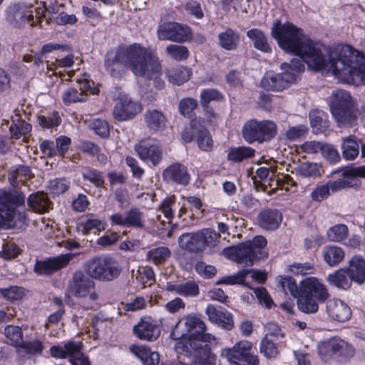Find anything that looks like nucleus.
Listing matches in <instances>:
<instances>
[{
  "mask_svg": "<svg viewBox=\"0 0 365 365\" xmlns=\"http://www.w3.org/2000/svg\"><path fill=\"white\" fill-rule=\"evenodd\" d=\"M31 170L24 165L12 168L9 172V180L13 187H16L19 182H25L31 177Z\"/></svg>",
  "mask_w": 365,
  "mask_h": 365,
  "instance_id": "a19ab883",
  "label": "nucleus"
},
{
  "mask_svg": "<svg viewBox=\"0 0 365 365\" xmlns=\"http://www.w3.org/2000/svg\"><path fill=\"white\" fill-rule=\"evenodd\" d=\"M81 342L68 341L63 346L57 345L51 346L50 348V354L51 356L58 359L70 358L71 355H73V353H76L77 351L81 350Z\"/></svg>",
  "mask_w": 365,
  "mask_h": 365,
  "instance_id": "c85d7f7f",
  "label": "nucleus"
},
{
  "mask_svg": "<svg viewBox=\"0 0 365 365\" xmlns=\"http://www.w3.org/2000/svg\"><path fill=\"white\" fill-rule=\"evenodd\" d=\"M165 74L170 83L181 85L190 79L191 71L186 67L178 66L168 68Z\"/></svg>",
  "mask_w": 365,
  "mask_h": 365,
  "instance_id": "f704fd0d",
  "label": "nucleus"
},
{
  "mask_svg": "<svg viewBox=\"0 0 365 365\" xmlns=\"http://www.w3.org/2000/svg\"><path fill=\"white\" fill-rule=\"evenodd\" d=\"M129 349L136 357L140 359L143 364L145 360L150 357V355L155 352L145 345L133 344L129 347Z\"/></svg>",
  "mask_w": 365,
  "mask_h": 365,
  "instance_id": "69168bd1",
  "label": "nucleus"
},
{
  "mask_svg": "<svg viewBox=\"0 0 365 365\" xmlns=\"http://www.w3.org/2000/svg\"><path fill=\"white\" fill-rule=\"evenodd\" d=\"M282 220V215L275 209H267L262 211L258 217V225L267 230L277 229Z\"/></svg>",
  "mask_w": 365,
  "mask_h": 365,
  "instance_id": "393cba45",
  "label": "nucleus"
},
{
  "mask_svg": "<svg viewBox=\"0 0 365 365\" xmlns=\"http://www.w3.org/2000/svg\"><path fill=\"white\" fill-rule=\"evenodd\" d=\"M288 271L296 275L311 274L314 272V267L309 262H294L288 267Z\"/></svg>",
  "mask_w": 365,
  "mask_h": 365,
  "instance_id": "052dcab7",
  "label": "nucleus"
},
{
  "mask_svg": "<svg viewBox=\"0 0 365 365\" xmlns=\"http://www.w3.org/2000/svg\"><path fill=\"white\" fill-rule=\"evenodd\" d=\"M256 177L259 179L263 186L265 187L264 191H268L267 187L270 189L274 187V181H276L275 174L273 169L267 167H260L255 171Z\"/></svg>",
  "mask_w": 365,
  "mask_h": 365,
  "instance_id": "c03bdc74",
  "label": "nucleus"
},
{
  "mask_svg": "<svg viewBox=\"0 0 365 365\" xmlns=\"http://www.w3.org/2000/svg\"><path fill=\"white\" fill-rule=\"evenodd\" d=\"M310 125L314 133H322L329 127L327 114L320 110H312L309 113Z\"/></svg>",
  "mask_w": 365,
  "mask_h": 365,
  "instance_id": "c9c22d12",
  "label": "nucleus"
},
{
  "mask_svg": "<svg viewBox=\"0 0 365 365\" xmlns=\"http://www.w3.org/2000/svg\"><path fill=\"white\" fill-rule=\"evenodd\" d=\"M126 220L127 227H144V215L137 208L130 209L126 212Z\"/></svg>",
  "mask_w": 365,
  "mask_h": 365,
  "instance_id": "603ef678",
  "label": "nucleus"
},
{
  "mask_svg": "<svg viewBox=\"0 0 365 365\" xmlns=\"http://www.w3.org/2000/svg\"><path fill=\"white\" fill-rule=\"evenodd\" d=\"M322 257L327 265L329 267H335L344 260L345 252L340 247L328 245L322 249Z\"/></svg>",
  "mask_w": 365,
  "mask_h": 365,
  "instance_id": "c756f323",
  "label": "nucleus"
},
{
  "mask_svg": "<svg viewBox=\"0 0 365 365\" xmlns=\"http://www.w3.org/2000/svg\"><path fill=\"white\" fill-rule=\"evenodd\" d=\"M73 64V55H68L66 57L58 59L56 58L53 61H47V69L48 71H52L51 75L61 74V71L58 68H69Z\"/></svg>",
  "mask_w": 365,
  "mask_h": 365,
  "instance_id": "49530a36",
  "label": "nucleus"
},
{
  "mask_svg": "<svg viewBox=\"0 0 365 365\" xmlns=\"http://www.w3.org/2000/svg\"><path fill=\"white\" fill-rule=\"evenodd\" d=\"M57 9L54 6L47 9L46 6H42L36 8V20L40 27H42L41 20L44 19L46 24L55 20V17L58 15Z\"/></svg>",
  "mask_w": 365,
  "mask_h": 365,
  "instance_id": "de8ad7c7",
  "label": "nucleus"
},
{
  "mask_svg": "<svg viewBox=\"0 0 365 365\" xmlns=\"http://www.w3.org/2000/svg\"><path fill=\"white\" fill-rule=\"evenodd\" d=\"M39 125L43 128H53L58 126L61 123V118L57 112L46 115H40L38 118Z\"/></svg>",
  "mask_w": 365,
  "mask_h": 365,
  "instance_id": "13d9d810",
  "label": "nucleus"
},
{
  "mask_svg": "<svg viewBox=\"0 0 365 365\" xmlns=\"http://www.w3.org/2000/svg\"><path fill=\"white\" fill-rule=\"evenodd\" d=\"M73 257V254L67 253L46 261L37 262L35 265V272L38 274H50L67 266Z\"/></svg>",
  "mask_w": 365,
  "mask_h": 365,
  "instance_id": "6ab92c4d",
  "label": "nucleus"
},
{
  "mask_svg": "<svg viewBox=\"0 0 365 365\" xmlns=\"http://www.w3.org/2000/svg\"><path fill=\"white\" fill-rule=\"evenodd\" d=\"M5 21L14 29H21L27 24L36 26V8L24 3L10 4L5 10Z\"/></svg>",
  "mask_w": 365,
  "mask_h": 365,
  "instance_id": "9d476101",
  "label": "nucleus"
},
{
  "mask_svg": "<svg viewBox=\"0 0 365 365\" xmlns=\"http://www.w3.org/2000/svg\"><path fill=\"white\" fill-rule=\"evenodd\" d=\"M175 209V197L174 196H170L165 197L162 201L158 210L163 214L164 217L169 222H171L174 218Z\"/></svg>",
  "mask_w": 365,
  "mask_h": 365,
  "instance_id": "3c124183",
  "label": "nucleus"
},
{
  "mask_svg": "<svg viewBox=\"0 0 365 365\" xmlns=\"http://www.w3.org/2000/svg\"><path fill=\"white\" fill-rule=\"evenodd\" d=\"M4 335L13 346H20L23 342V332L18 326L9 325L5 327Z\"/></svg>",
  "mask_w": 365,
  "mask_h": 365,
  "instance_id": "09e8293b",
  "label": "nucleus"
},
{
  "mask_svg": "<svg viewBox=\"0 0 365 365\" xmlns=\"http://www.w3.org/2000/svg\"><path fill=\"white\" fill-rule=\"evenodd\" d=\"M135 150L139 158L145 163L155 166L163 159V150L158 140L148 138L141 140L135 146Z\"/></svg>",
  "mask_w": 365,
  "mask_h": 365,
  "instance_id": "2eb2a0df",
  "label": "nucleus"
},
{
  "mask_svg": "<svg viewBox=\"0 0 365 365\" xmlns=\"http://www.w3.org/2000/svg\"><path fill=\"white\" fill-rule=\"evenodd\" d=\"M191 29L176 22H168L160 26L158 36L160 40L183 43L191 39Z\"/></svg>",
  "mask_w": 365,
  "mask_h": 365,
  "instance_id": "f3484780",
  "label": "nucleus"
},
{
  "mask_svg": "<svg viewBox=\"0 0 365 365\" xmlns=\"http://www.w3.org/2000/svg\"><path fill=\"white\" fill-rule=\"evenodd\" d=\"M28 205L36 212L44 213L48 210L50 201L44 192H37L29 195Z\"/></svg>",
  "mask_w": 365,
  "mask_h": 365,
  "instance_id": "72a5a7b5",
  "label": "nucleus"
},
{
  "mask_svg": "<svg viewBox=\"0 0 365 365\" xmlns=\"http://www.w3.org/2000/svg\"><path fill=\"white\" fill-rule=\"evenodd\" d=\"M69 294L76 298H88L91 302L98 299L95 289V282L82 272H76L69 282Z\"/></svg>",
  "mask_w": 365,
  "mask_h": 365,
  "instance_id": "4468645a",
  "label": "nucleus"
},
{
  "mask_svg": "<svg viewBox=\"0 0 365 365\" xmlns=\"http://www.w3.org/2000/svg\"><path fill=\"white\" fill-rule=\"evenodd\" d=\"M277 134V125L268 120H250L242 128V136L249 143L255 141L262 143L274 138Z\"/></svg>",
  "mask_w": 365,
  "mask_h": 365,
  "instance_id": "9b49d317",
  "label": "nucleus"
},
{
  "mask_svg": "<svg viewBox=\"0 0 365 365\" xmlns=\"http://www.w3.org/2000/svg\"><path fill=\"white\" fill-rule=\"evenodd\" d=\"M219 235L211 229H202L197 232L182 233L178 242L180 249L197 253L204 251L207 247H213L217 245Z\"/></svg>",
  "mask_w": 365,
  "mask_h": 365,
  "instance_id": "0eeeda50",
  "label": "nucleus"
},
{
  "mask_svg": "<svg viewBox=\"0 0 365 365\" xmlns=\"http://www.w3.org/2000/svg\"><path fill=\"white\" fill-rule=\"evenodd\" d=\"M134 335L141 340L154 341L158 338L160 334V328L157 323L150 318H143L133 327Z\"/></svg>",
  "mask_w": 365,
  "mask_h": 365,
  "instance_id": "412c9836",
  "label": "nucleus"
},
{
  "mask_svg": "<svg viewBox=\"0 0 365 365\" xmlns=\"http://www.w3.org/2000/svg\"><path fill=\"white\" fill-rule=\"evenodd\" d=\"M25 195L19 191L0 190V216L14 225L24 222L26 212L24 210Z\"/></svg>",
  "mask_w": 365,
  "mask_h": 365,
  "instance_id": "423d86ee",
  "label": "nucleus"
},
{
  "mask_svg": "<svg viewBox=\"0 0 365 365\" xmlns=\"http://www.w3.org/2000/svg\"><path fill=\"white\" fill-rule=\"evenodd\" d=\"M252 348L250 341L242 340L232 348L222 349L221 356L235 365H257L258 356L251 353Z\"/></svg>",
  "mask_w": 365,
  "mask_h": 365,
  "instance_id": "f8f14e48",
  "label": "nucleus"
},
{
  "mask_svg": "<svg viewBox=\"0 0 365 365\" xmlns=\"http://www.w3.org/2000/svg\"><path fill=\"white\" fill-rule=\"evenodd\" d=\"M329 107L337 127L350 128L356 123L359 112L348 92L344 90L334 91Z\"/></svg>",
  "mask_w": 365,
  "mask_h": 365,
  "instance_id": "39448f33",
  "label": "nucleus"
},
{
  "mask_svg": "<svg viewBox=\"0 0 365 365\" xmlns=\"http://www.w3.org/2000/svg\"><path fill=\"white\" fill-rule=\"evenodd\" d=\"M318 354L324 361L334 359L340 362L349 361L355 354L354 348L347 341L332 338L318 345Z\"/></svg>",
  "mask_w": 365,
  "mask_h": 365,
  "instance_id": "1a4fd4ad",
  "label": "nucleus"
},
{
  "mask_svg": "<svg viewBox=\"0 0 365 365\" xmlns=\"http://www.w3.org/2000/svg\"><path fill=\"white\" fill-rule=\"evenodd\" d=\"M205 329L202 331V333H199L195 338L190 339V349L192 351V353H195L196 355H200V351H204L205 349L209 350L207 346L204 344L205 342H211L212 341H215V338L213 335L210 334H207L205 332Z\"/></svg>",
  "mask_w": 365,
  "mask_h": 365,
  "instance_id": "4c0bfd02",
  "label": "nucleus"
},
{
  "mask_svg": "<svg viewBox=\"0 0 365 365\" xmlns=\"http://www.w3.org/2000/svg\"><path fill=\"white\" fill-rule=\"evenodd\" d=\"M85 269L90 277L103 282L117 278L121 272L118 262L108 257H97L88 260Z\"/></svg>",
  "mask_w": 365,
  "mask_h": 365,
  "instance_id": "6e6552de",
  "label": "nucleus"
},
{
  "mask_svg": "<svg viewBox=\"0 0 365 365\" xmlns=\"http://www.w3.org/2000/svg\"><path fill=\"white\" fill-rule=\"evenodd\" d=\"M205 120L198 118L190 123V128L182 132V139L186 143H190L194 138L198 148L203 151H210L213 147V140L207 129L205 128Z\"/></svg>",
  "mask_w": 365,
  "mask_h": 365,
  "instance_id": "ddd939ff",
  "label": "nucleus"
},
{
  "mask_svg": "<svg viewBox=\"0 0 365 365\" xmlns=\"http://www.w3.org/2000/svg\"><path fill=\"white\" fill-rule=\"evenodd\" d=\"M196 272L202 277L210 279L217 273V269L210 264H207L202 261L197 262L195 265Z\"/></svg>",
  "mask_w": 365,
  "mask_h": 365,
  "instance_id": "e2e57ef3",
  "label": "nucleus"
},
{
  "mask_svg": "<svg viewBox=\"0 0 365 365\" xmlns=\"http://www.w3.org/2000/svg\"><path fill=\"white\" fill-rule=\"evenodd\" d=\"M342 176V178L328 182L329 189L335 192L351 186L352 177L365 178V165L347 169L343 172Z\"/></svg>",
  "mask_w": 365,
  "mask_h": 365,
  "instance_id": "5701e85b",
  "label": "nucleus"
},
{
  "mask_svg": "<svg viewBox=\"0 0 365 365\" xmlns=\"http://www.w3.org/2000/svg\"><path fill=\"white\" fill-rule=\"evenodd\" d=\"M83 179L90 181L97 187H101L104 185V179L100 172L96 170H87L83 173Z\"/></svg>",
  "mask_w": 365,
  "mask_h": 365,
  "instance_id": "338daca9",
  "label": "nucleus"
},
{
  "mask_svg": "<svg viewBox=\"0 0 365 365\" xmlns=\"http://www.w3.org/2000/svg\"><path fill=\"white\" fill-rule=\"evenodd\" d=\"M348 232L345 225H336L327 230V237L331 241L341 242L346 239Z\"/></svg>",
  "mask_w": 365,
  "mask_h": 365,
  "instance_id": "864d4df0",
  "label": "nucleus"
},
{
  "mask_svg": "<svg viewBox=\"0 0 365 365\" xmlns=\"http://www.w3.org/2000/svg\"><path fill=\"white\" fill-rule=\"evenodd\" d=\"M164 178L173 180L181 185H187L190 175L185 166L180 163H174L163 171Z\"/></svg>",
  "mask_w": 365,
  "mask_h": 365,
  "instance_id": "bb28decb",
  "label": "nucleus"
},
{
  "mask_svg": "<svg viewBox=\"0 0 365 365\" xmlns=\"http://www.w3.org/2000/svg\"><path fill=\"white\" fill-rule=\"evenodd\" d=\"M79 93L77 88H69L62 94V99L65 104L68 105L72 103L83 102L87 100V94H98L99 90L96 86H92L91 82L87 79L78 81Z\"/></svg>",
  "mask_w": 365,
  "mask_h": 365,
  "instance_id": "a211bd4d",
  "label": "nucleus"
},
{
  "mask_svg": "<svg viewBox=\"0 0 365 365\" xmlns=\"http://www.w3.org/2000/svg\"><path fill=\"white\" fill-rule=\"evenodd\" d=\"M106 227V222L98 217L95 214L88 213L79 220L76 224V231L83 235H87L91 232L99 234L104 231Z\"/></svg>",
  "mask_w": 365,
  "mask_h": 365,
  "instance_id": "aec40b11",
  "label": "nucleus"
},
{
  "mask_svg": "<svg viewBox=\"0 0 365 365\" xmlns=\"http://www.w3.org/2000/svg\"><path fill=\"white\" fill-rule=\"evenodd\" d=\"M327 280L330 285L341 289L350 288L353 282L345 268L339 269L329 274Z\"/></svg>",
  "mask_w": 365,
  "mask_h": 365,
  "instance_id": "7c9ffc66",
  "label": "nucleus"
},
{
  "mask_svg": "<svg viewBox=\"0 0 365 365\" xmlns=\"http://www.w3.org/2000/svg\"><path fill=\"white\" fill-rule=\"evenodd\" d=\"M277 280L283 291H289L297 299L299 310L307 314L316 313L319 309L318 303L325 302L330 296L327 286L314 277L303 279L299 286L292 277L280 276Z\"/></svg>",
  "mask_w": 365,
  "mask_h": 365,
  "instance_id": "7ed1b4c3",
  "label": "nucleus"
},
{
  "mask_svg": "<svg viewBox=\"0 0 365 365\" xmlns=\"http://www.w3.org/2000/svg\"><path fill=\"white\" fill-rule=\"evenodd\" d=\"M135 279L144 287L150 286L155 280L154 271L150 267H140L137 271Z\"/></svg>",
  "mask_w": 365,
  "mask_h": 365,
  "instance_id": "6e6d98bb",
  "label": "nucleus"
},
{
  "mask_svg": "<svg viewBox=\"0 0 365 365\" xmlns=\"http://www.w3.org/2000/svg\"><path fill=\"white\" fill-rule=\"evenodd\" d=\"M320 166L313 163H303L297 168V173L306 178L318 176L320 175Z\"/></svg>",
  "mask_w": 365,
  "mask_h": 365,
  "instance_id": "4d7b16f0",
  "label": "nucleus"
},
{
  "mask_svg": "<svg viewBox=\"0 0 365 365\" xmlns=\"http://www.w3.org/2000/svg\"><path fill=\"white\" fill-rule=\"evenodd\" d=\"M218 39L222 48L232 51L236 48L240 41V36L232 29H227L225 31L219 34Z\"/></svg>",
  "mask_w": 365,
  "mask_h": 365,
  "instance_id": "e433bc0d",
  "label": "nucleus"
},
{
  "mask_svg": "<svg viewBox=\"0 0 365 365\" xmlns=\"http://www.w3.org/2000/svg\"><path fill=\"white\" fill-rule=\"evenodd\" d=\"M247 276V272L246 270H241L238 273L231 275L226 276L220 279L217 282V284H244L245 279Z\"/></svg>",
  "mask_w": 365,
  "mask_h": 365,
  "instance_id": "0e129e2a",
  "label": "nucleus"
},
{
  "mask_svg": "<svg viewBox=\"0 0 365 365\" xmlns=\"http://www.w3.org/2000/svg\"><path fill=\"white\" fill-rule=\"evenodd\" d=\"M205 312L212 323L228 330L232 328V317L228 312L223 311L220 307L217 308L210 304L207 307Z\"/></svg>",
  "mask_w": 365,
  "mask_h": 365,
  "instance_id": "b1692460",
  "label": "nucleus"
},
{
  "mask_svg": "<svg viewBox=\"0 0 365 365\" xmlns=\"http://www.w3.org/2000/svg\"><path fill=\"white\" fill-rule=\"evenodd\" d=\"M140 103L133 101L127 94L120 93L113 108V116L119 121L134 118L142 111Z\"/></svg>",
  "mask_w": 365,
  "mask_h": 365,
  "instance_id": "dca6fc26",
  "label": "nucleus"
},
{
  "mask_svg": "<svg viewBox=\"0 0 365 365\" xmlns=\"http://www.w3.org/2000/svg\"><path fill=\"white\" fill-rule=\"evenodd\" d=\"M280 344L274 339H269L267 336H264L260 342L259 351L266 358H275L279 354L278 346Z\"/></svg>",
  "mask_w": 365,
  "mask_h": 365,
  "instance_id": "37998d69",
  "label": "nucleus"
},
{
  "mask_svg": "<svg viewBox=\"0 0 365 365\" xmlns=\"http://www.w3.org/2000/svg\"><path fill=\"white\" fill-rule=\"evenodd\" d=\"M341 153L346 160H353L359 155V145L354 135L341 138Z\"/></svg>",
  "mask_w": 365,
  "mask_h": 365,
  "instance_id": "473e14b6",
  "label": "nucleus"
},
{
  "mask_svg": "<svg viewBox=\"0 0 365 365\" xmlns=\"http://www.w3.org/2000/svg\"><path fill=\"white\" fill-rule=\"evenodd\" d=\"M205 329L204 322L196 315L189 314L182 317L170 334V336L175 341L176 352L185 356H191L190 339L195 338Z\"/></svg>",
  "mask_w": 365,
  "mask_h": 365,
  "instance_id": "20e7f679",
  "label": "nucleus"
},
{
  "mask_svg": "<svg viewBox=\"0 0 365 365\" xmlns=\"http://www.w3.org/2000/svg\"><path fill=\"white\" fill-rule=\"evenodd\" d=\"M260 259L257 251L252 250L250 242H244L237 246V262L247 266L253 264L254 262Z\"/></svg>",
  "mask_w": 365,
  "mask_h": 365,
  "instance_id": "2f4dec72",
  "label": "nucleus"
},
{
  "mask_svg": "<svg viewBox=\"0 0 365 365\" xmlns=\"http://www.w3.org/2000/svg\"><path fill=\"white\" fill-rule=\"evenodd\" d=\"M271 34L282 50L299 58L292 59L290 63H282V73H266L261 81L264 89L279 91L295 83L298 74L304 69L303 63L315 71L331 72L344 83L356 86L365 83V59L349 46L339 51L332 50L312 41L293 24H282L279 20L274 22Z\"/></svg>",
  "mask_w": 365,
  "mask_h": 365,
  "instance_id": "f257e3e1",
  "label": "nucleus"
},
{
  "mask_svg": "<svg viewBox=\"0 0 365 365\" xmlns=\"http://www.w3.org/2000/svg\"><path fill=\"white\" fill-rule=\"evenodd\" d=\"M326 311L332 319L339 322L348 321L351 316V311L349 305L344 301L336 298L327 300Z\"/></svg>",
  "mask_w": 365,
  "mask_h": 365,
  "instance_id": "4be33fe9",
  "label": "nucleus"
},
{
  "mask_svg": "<svg viewBox=\"0 0 365 365\" xmlns=\"http://www.w3.org/2000/svg\"><path fill=\"white\" fill-rule=\"evenodd\" d=\"M266 334L264 336H267L269 339H274L278 344H282V339L284 337V334L282 331L279 327L273 322L267 323L265 326Z\"/></svg>",
  "mask_w": 365,
  "mask_h": 365,
  "instance_id": "680f3d73",
  "label": "nucleus"
},
{
  "mask_svg": "<svg viewBox=\"0 0 365 365\" xmlns=\"http://www.w3.org/2000/svg\"><path fill=\"white\" fill-rule=\"evenodd\" d=\"M147 126L154 130H159L165 126V117L158 110H148L145 114Z\"/></svg>",
  "mask_w": 365,
  "mask_h": 365,
  "instance_id": "58836bf2",
  "label": "nucleus"
},
{
  "mask_svg": "<svg viewBox=\"0 0 365 365\" xmlns=\"http://www.w3.org/2000/svg\"><path fill=\"white\" fill-rule=\"evenodd\" d=\"M247 36L252 40L255 48L264 53L271 52V47L268 44L267 38L262 31L252 29L247 32Z\"/></svg>",
  "mask_w": 365,
  "mask_h": 365,
  "instance_id": "ea45409f",
  "label": "nucleus"
},
{
  "mask_svg": "<svg viewBox=\"0 0 365 365\" xmlns=\"http://www.w3.org/2000/svg\"><path fill=\"white\" fill-rule=\"evenodd\" d=\"M170 250L167 247H158L150 250L147 253V259L155 264H160L170 257Z\"/></svg>",
  "mask_w": 365,
  "mask_h": 365,
  "instance_id": "a18cd8bd",
  "label": "nucleus"
},
{
  "mask_svg": "<svg viewBox=\"0 0 365 365\" xmlns=\"http://www.w3.org/2000/svg\"><path fill=\"white\" fill-rule=\"evenodd\" d=\"M255 154V150L250 147H238L230 148L227 153V159L235 163L252 158Z\"/></svg>",
  "mask_w": 365,
  "mask_h": 365,
  "instance_id": "79ce46f5",
  "label": "nucleus"
},
{
  "mask_svg": "<svg viewBox=\"0 0 365 365\" xmlns=\"http://www.w3.org/2000/svg\"><path fill=\"white\" fill-rule=\"evenodd\" d=\"M166 52L170 58L177 61L186 60L190 54L187 47L177 44L168 46L166 48Z\"/></svg>",
  "mask_w": 365,
  "mask_h": 365,
  "instance_id": "8fccbe9b",
  "label": "nucleus"
},
{
  "mask_svg": "<svg viewBox=\"0 0 365 365\" xmlns=\"http://www.w3.org/2000/svg\"><path fill=\"white\" fill-rule=\"evenodd\" d=\"M345 267L353 282L361 284L365 282V259L359 255L351 257Z\"/></svg>",
  "mask_w": 365,
  "mask_h": 365,
  "instance_id": "a878e982",
  "label": "nucleus"
},
{
  "mask_svg": "<svg viewBox=\"0 0 365 365\" xmlns=\"http://www.w3.org/2000/svg\"><path fill=\"white\" fill-rule=\"evenodd\" d=\"M200 103L207 106L211 101H219L222 99V95L216 89H203L200 93Z\"/></svg>",
  "mask_w": 365,
  "mask_h": 365,
  "instance_id": "bf43d9fd",
  "label": "nucleus"
},
{
  "mask_svg": "<svg viewBox=\"0 0 365 365\" xmlns=\"http://www.w3.org/2000/svg\"><path fill=\"white\" fill-rule=\"evenodd\" d=\"M105 67L113 77H120L126 68L136 76L153 81L158 88L164 86L160 79L162 67L156 52L139 43L122 46L109 51L106 56Z\"/></svg>",
  "mask_w": 365,
  "mask_h": 365,
  "instance_id": "f03ea898",
  "label": "nucleus"
},
{
  "mask_svg": "<svg viewBox=\"0 0 365 365\" xmlns=\"http://www.w3.org/2000/svg\"><path fill=\"white\" fill-rule=\"evenodd\" d=\"M20 346L25 353L31 355H40L44 349L43 342L37 339L23 341Z\"/></svg>",
  "mask_w": 365,
  "mask_h": 365,
  "instance_id": "5fc2aeb1",
  "label": "nucleus"
},
{
  "mask_svg": "<svg viewBox=\"0 0 365 365\" xmlns=\"http://www.w3.org/2000/svg\"><path fill=\"white\" fill-rule=\"evenodd\" d=\"M166 289L170 292L175 293V294H179L186 297H196L199 294V287L192 281L177 284L168 283Z\"/></svg>",
  "mask_w": 365,
  "mask_h": 365,
  "instance_id": "cd10ccee",
  "label": "nucleus"
},
{
  "mask_svg": "<svg viewBox=\"0 0 365 365\" xmlns=\"http://www.w3.org/2000/svg\"><path fill=\"white\" fill-rule=\"evenodd\" d=\"M197 106V102L192 98H185L179 102L178 108L180 113L183 115L191 113Z\"/></svg>",
  "mask_w": 365,
  "mask_h": 365,
  "instance_id": "774afa93",
  "label": "nucleus"
}]
</instances>
